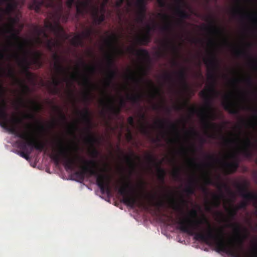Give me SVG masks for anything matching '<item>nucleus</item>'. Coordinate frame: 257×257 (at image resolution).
Returning a JSON list of instances; mask_svg holds the SVG:
<instances>
[{
  "instance_id": "f257e3e1",
  "label": "nucleus",
  "mask_w": 257,
  "mask_h": 257,
  "mask_svg": "<svg viewBox=\"0 0 257 257\" xmlns=\"http://www.w3.org/2000/svg\"><path fill=\"white\" fill-rule=\"evenodd\" d=\"M177 224L182 232L194 235L196 240L214 245L218 252H223L233 257H257V241L250 253L244 256L241 255L243 251V239L240 237L241 227L237 223L230 224L229 226L233 227L236 235L227 242L224 240L223 230L216 229V233H213L208 220L204 216L198 219L195 209L190 210L187 216L179 218Z\"/></svg>"
},
{
  "instance_id": "f03ea898",
  "label": "nucleus",
  "mask_w": 257,
  "mask_h": 257,
  "mask_svg": "<svg viewBox=\"0 0 257 257\" xmlns=\"http://www.w3.org/2000/svg\"><path fill=\"white\" fill-rule=\"evenodd\" d=\"M57 151L54 150L51 158L57 163L61 161L63 163L66 170H73L78 165L77 160L84 164L81 166V171L75 173L79 178L83 180L85 176H94L96 178V184L99 188L102 194L106 193L109 195L111 192L110 186V177L101 173L98 163L94 160H87L78 155L72 157V150L68 146H64L62 140H60Z\"/></svg>"
},
{
  "instance_id": "7ed1b4c3",
  "label": "nucleus",
  "mask_w": 257,
  "mask_h": 257,
  "mask_svg": "<svg viewBox=\"0 0 257 257\" xmlns=\"http://www.w3.org/2000/svg\"><path fill=\"white\" fill-rule=\"evenodd\" d=\"M204 62L208 69L207 78L211 82L207 89L201 90L199 93L205 101L204 107L199 110V113L202 116V121L204 128L207 131H216L218 129L217 125L210 120L216 118V113L212 107V101L213 98L219 94L215 86L216 82V72L219 69L220 64L214 54L208 58L204 59Z\"/></svg>"
},
{
  "instance_id": "20e7f679",
  "label": "nucleus",
  "mask_w": 257,
  "mask_h": 257,
  "mask_svg": "<svg viewBox=\"0 0 257 257\" xmlns=\"http://www.w3.org/2000/svg\"><path fill=\"white\" fill-rule=\"evenodd\" d=\"M11 21L12 24L6 30L5 32L11 34V38L18 43L19 49L23 52L24 57L22 59L17 53L14 55V57L18 61L19 66L22 68L23 72L28 78L31 79L33 77V74L29 71L30 66L31 64H33L38 67H41L43 65L42 62L43 54L39 51H31L27 50L26 46L29 44V42L27 41H25L24 43L19 42L20 38L18 35V33L15 32V29L14 28V25L17 22V19L11 18Z\"/></svg>"
},
{
  "instance_id": "39448f33",
  "label": "nucleus",
  "mask_w": 257,
  "mask_h": 257,
  "mask_svg": "<svg viewBox=\"0 0 257 257\" xmlns=\"http://www.w3.org/2000/svg\"><path fill=\"white\" fill-rule=\"evenodd\" d=\"M115 189L122 197V202L127 206L134 208L135 206L143 207L148 209L150 206H154L157 209L164 207V203L162 200H156L154 195H150L149 198L148 204H145L135 194V190L130 182H125L120 187L115 186Z\"/></svg>"
},
{
  "instance_id": "423d86ee",
  "label": "nucleus",
  "mask_w": 257,
  "mask_h": 257,
  "mask_svg": "<svg viewBox=\"0 0 257 257\" xmlns=\"http://www.w3.org/2000/svg\"><path fill=\"white\" fill-rule=\"evenodd\" d=\"M9 131L17 137L25 141V142L18 141L17 142V144L18 148L21 150L19 152V154L26 160L29 159V155L32 151V150H29L28 146L31 147L40 152L46 149V144L44 142L36 139L30 132H22L15 127H11L9 128Z\"/></svg>"
},
{
  "instance_id": "0eeeda50",
  "label": "nucleus",
  "mask_w": 257,
  "mask_h": 257,
  "mask_svg": "<svg viewBox=\"0 0 257 257\" xmlns=\"http://www.w3.org/2000/svg\"><path fill=\"white\" fill-rule=\"evenodd\" d=\"M34 31L37 35V41L39 43L42 42L40 38L41 36H43L45 38L47 39L45 42L46 47L50 52H54L52 58L55 61L54 68L56 72L59 74L63 75L64 78L63 81L68 82V79L67 77V74L69 73V69L65 67L62 63V58L57 53L54 52V48L60 45V42L58 40H55L53 39H48L49 35L46 33L44 28L36 26L34 28Z\"/></svg>"
},
{
  "instance_id": "6e6552de",
  "label": "nucleus",
  "mask_w": 257,
  "mask_h": 257,
  "mask_svg": "<svg viewBox=\"0 0 257 257\" xmlns=\"http://www.w3.org/2000/svg\"><path fill=\"white\" fill-rule=\"evenodd\" d=\"M78 112L87 126L86 128V131L88 134L87 140L89 143L93 144L97 141V139L91 132L93 126L90 112L87 108H86L83 111H78Z\"/></svg>"
},
{
  "instance_id": "1a4fd4ad",
  "label": "nucleus",
  "mask_w": 257,
  "mask_h": 257,
  "mask_svg": "<svg viewBox=\"0 0 257 257\" xmlns=\"http://www.w3.org/2000/svg\"><path fill=\"white\" fill-rule=\"evenodd\" d=\"M106 62L108 70L105 84L106 86H109L112 80L115 78L117 75V71L112 69L114 65V61L113 57L111 54H107Z\"/></svg>"
},
{
  "instance_id": "9d476101",
  "label": "nucleus",
  "mask_w": 257,
  "mask_h": 257,
  "mask_svg": "<svg viewBox=\"0 0 257 257\" xmlns=\"http://www.w3.org/2000/svg\"><path fill=\"white\" fill-rule=\"evenodd\" d=\"M228 156L233 161L231 162L224 161L222 165L225 174H231L237 171L239 167V161L237 155L235 153L230 154Z\"/></svg>"
},
{
  "instance_id": "9b49d317",
  "label": "nucleus",
  "mask_w": 257,
  "mask_h": 257,
  "mask_svg": "<svg viewBox=\"0 0 257 257\" xmlns=\"http://www.w3.org/2000/svg\"><path fill=\"white\" fill-rule=\"evenodd\" d=\"M100 103L105 106L112 114L117 115L121 111V107L116 106L114 103V98L111 95H107L106 100H101Z\"/></svg>"
},
{
  "instance_id": "f8f14e48",
  "label": "nucleus",
  "mask_w": 257,
  "mask_h": 257,
  "mask_svg": "<svg viewBox=\"0 0 257 257\" xmlns=\"http://www.w3.org/2000/svg\"><path fill=\"white\" fill-rule=\"evenodd\" d=\"M93 30L92 28L88 29L81 34L75 35L71 40L72 44L75 47H83L84 39L90 38L93 33Z\"/></svg>"
},
{
  "instance_id": "ddd939ff",
  "label": "nucleus",
  "mask_w": 257,
  "mask_h": 257,
  "mask_svg": "<svg viewBox=\"0 0 257 257\" xmlns=\"http://www.w3.org/2000/svg\"><path fill=\"white\" fill-rule=\"evenodd\" d=\"M224 98L225 100L223 102L222 105L224 109L230 114L238 115L239 113V110L236 104L231 100L230 94L225 95Z\"/></svg>"
},
{
  "instance_id": "4468645a",
  "label": "nucleus",
  "mask_w": 257,
  "mask_h": 257,
  "mask_svg": "<svg viewBox=\"0 0 257 257\" xmlns=\"http://www.w3.org/2000/svg\"><path fill=\"white\" fill-rule=\"evenodd\" d=\"M79 84L88 89L87 91L84 95V98L87 102H89L92 96L91 90L96 88L97 86L92 83L89 77L87 75L83 76L82 77V81L79 82Z\"/></svg>"
},
{
  "instance_id": "2eb2a0df",
  "label": "nucleus",
  "mask_w": 257,
  "mask_h": 257,
  "mask_svg": "<svg viewBox=\"0 0 257 257\" xmlns=\"http://www.w3.org/2000/svg\"><path fill=\"white\" fill-rule=\"evenodd\" d=\"M237 189L240 195L246 200H253L257 201V194L248 191L246 184H239L237 185Z\"/></svg>"
},
{
  "instance_id": "dca6fc26",
  "label": "nucleus",
  "mask_w": 257,
  "mask_h": 257,
  "mask_svg": "<svg viewBox=\"0 0 257 257\" xmlns=\"http://www.w3.org/2000/svg\"><path fill=\"white\" fill-rule=\"evenodd\" d=\"M3 90V87L2 85H0V92H2ZM0 124L5 128H8L9 131V128L11 126H8V114L6 112V103L4 100L3 101L2 103L0 105ZM11 127H15L11 126ZM16 128H17L16 127Z\"/></svg>"
},
{
  "instance_id": "f3484780",
  "label": "nucleus",
  "mask_w": 257,
  "mask_h": 257,
  "mask_svg": "<svg viewBox=\"0 0 257 257\" xmlns=\"http://www.w3.org/2000/svg\"><path fill=\"white\" fill-rule=\"evenodd\" d=\"M45 27L46 28L49 29L52 31L58 38H65V39L68 38L63 28L59 25V24L57 23L54 25L51 22H47L45 23Z\"/></svg>"
},
{
  "instance_id": "a211bd4d",
  "label": "nucleus",
  "mask_w": 257,
  "mask_h": 257,
  "mask_svg": "<svg viewBox=\"0 0 257 257\" xmlns=\"http://www.w3.org/2000/svg\"><path fill=\"white\" fill-rule=\"evenodd\" d=\"M118 39L117 36L116 34H113L106 40L105 43L107 46L113 51L119 55H121L123 53V51L117 47L116 44L118 43Z\"/></svg>"
},
{
  "instance_id": "6ab92c4d",
  "label": "nucleus",
  "mask_w": 257,
  "mask_h": 257,
  "mask_svg": "<svg viewBox=\"0 0 257 257\" xmlns=\"http://www.w3.org/2000/svg\"><path fill=\"white\" fill-rule=\"evenodd\" d=\"M91 0L77 1L76 3V13L78 15L83 16L88 11L89 8L91 9Z\"/></svg>"
},
{
  "instance_id": "aec40b11",
  "label": "nucleus",
  "mask_w": 257,
  "mask_h": 257,
  "mask_svg": "<svg viewBox=\"0 0 257 257\" xmlns=\"http://www.w3.org/2000/svg\"><path fill=\"white\" fill-rule=\"evenodd\" d=\"M101 11L102 13L99 15V8L96 6H91V15L93 18V22L96 25H100L105 20V15L104 14L105 10L103 11L101 9Z\"/></svg>"
},
{
  "instance_id": "412c9836",
  "label": "nucleus",
  "mask_w": 257,
  "mask_h": 257,
  "mask_svg": "<svg viewBox=\"0 0 257 257\" xmlns=\"http://www.w3.org/2000/svg\"><path fill=\"white\" fill-rule=\"evenodd\" d=\"M235 54L237 57H243L249 59V65L252 69L257 72V59L253 58L246 50H236Z\"/></svg>"
},
{
  "instance_id": "4be33fe9",
  "label": "nucleus",
  "mask_w": 257,
  "mask_h": 257,
  "mask_svg": "<svg viewBox=\"0 0 257 257\" xmlns=\"http://www.w3.org/2000/svg\"><path fill=\"white\" fill-rule=\"evenodd\" d=\"M7 76L11 78L14 79L17 83L20 84L24 94H27L30 92L29 87L25 84L23 81L16 78L15 70L13 68H11L8 70Z\"/></svg>"
},
{
  "instance_id": "5701e85b",
  "label": "nucleus",
  "mask_w": 257,
  "mask_h": 257,
  "mask_svg": "<svg viewBox=\"0 0 257 257\" xmlns=\"http://www.w3.org/2000/svg\"><path fill=\"white\" fill-rule=\"evenodd\" d=\"M232 13L233 16H235L237 15H239L240 18L242 20L246 19L251 23L257 26V16L256 15L248 13H243L241 12V9L240 8L234 9Z\"/></svg>"
},
{
  "instance_id": "b1692460",
  "label": "nucleus",
  "mask_w": 257,
  "mask_h": 257,
  "mask_svg": "<svg viewBox=\"0 0 257 257\" xmlns=\"http://www.w3.org/2000/svg\"><path fill=\"white\" fill-rule=\"evenodd\" d=\"M243 146L240 148V150L243 155L247 158H250L252 156V153L250 151V148L252 147L253 144L248 137L242 141Z\"/></svg>"
},
{
  "instance_id": "393cba45",
  "label": "nucleus",
  "mask_w": 257,
  "mask_h": 257,
  "mask_svg": "<svg viewBox=\"0 0 257 257\" xmlns=\"http://www.w3.org/2000/svg\"><path fill=\"white\" fill-rule=\"evenodd\" d=\"M158 16L166 22V24L161 27V30L163 32L172 33L174 30L172 23L170 21V17L166 14L159 13Z\"/></svg>"
},
{
  "instance_id": "a878e982",
  "label": "nucleus",
  "mask_w": 257,
  "mask_h": 257,
  "mask_svg": "<svg viewBox=\"0 0 257 257\" xmlns=\"http://www.w3.org/2000/svg\"><path fill=\"white\" fill-rule=\"evenodd\" d=\"M140 72L142 74V76L138 78L136 77L135 72L133 71H130V74L128 75V78L135 82L137 85H139L140 83L144 80L143 76H145L147 74L148 70L145 68L143 66H141L140 67Z\"/></svg>"
},
{
  "instance_id": "bb28decb",
  "label": "nucleus",
  "mask_w": 257,
  "mask_h": 257,
  "mask_svg": "<svg viewBox=\"0 0 257 257\" xmlns=\"http://www.w3.org/2000/svg\"><path fill=\"white\" fill-rule=\"evenodd\" d=\"M3 3L7 4V7L5 9H3L0 8V11L4 13L7 15H10L12 12L14 11L16 4L14 0H1Z\"/></svg>"
},
{
  "instance_id": "cd10ccee",
  "label": "nucleus",
  "mask_w": 257,
  "mask_h": 257,
  "mask_svg": "<svg viewBox=\"0 0 257 257\" xmlns=\"http://www.w3.org/2000/svg\"><path fill=\"white\" fill-rule=\"evenodd\" d=\"M129 51L133 55L142 57L144 59H150L149 52L146 49H140L137 50L134 47H131L129 48Z\"/></svg>"
},
{
  "instance_id": "c85d7f7f",
  "label": "nucleus",
  "mask_w": 257,
  "mask_h": 257,
  "mask_svg": "<svg viewBox=\"0 0 257 257\" xmlns=\"http://www.w3.org/2000/svg\"><path fill=\"white\" fill-rule=\"evenodd\" d=\"M177 6L175 9L176 14L182 19H187L189 15L181 9V5L184 4V0H176Z\"/></svg>"
},
{
  "instance_id": "c756f323",
  "label": "nucleus",
  "mask_w": 257,
  "mask_h": 257,
  "mask_svg": "<svg viewBox=\"0 0 257 257\" xmlns=\"http://www.w3.org/2000/svg\"><path fill=\"white\" fill-rule=\"evenodd\" d=\"M177 79L179 82L185 88H187V84L186 82L187 74L186 71L182 69L177 73Z\"/></svg>"
},
{
  "instance_id": "7c9ffc66",
  "label": "nucleus",
  "mask_w": 257,
  "mask_h": 257,
  "mask_svg": "<svg viewBox=\"0 0 257 257\" xmlns=\"http://www.w3.org/2000/svg\"><path fill=\"white\" fill-rule=\"evenodd\" d=\"M136 41L140 45H147L151 41V35L145 33L141 36H137Z\"/></svg>"
},
{
  "instance_id": "2f4dec72",
  "label": "nucleus",
  "mask_w": 257,
  "mask_h": 257,
  "mask_svg": "<svg viewBox=\"0 0 257 257\" xmlns=\"http://www.w3.org/2000/svg\"><path fill=\"white\" fill-rule=\"evenodd\" d=\"M243 108L247 110H251L253 112L252 119L247 122L248 125L250 126L257 125V108L250 106H245Z\"/></svg>"
},
{
  "instance_id": "473e14b6",
  "label": "nucleus",
  "mask_w": 257,
  "mask_h": 257,
  "mask_svg": "<svg viewBox=\"0 0 257 257\" xmlns=\"http://www.w3.org/2000/svg\"><path fill=\"white\" fill-rule=\"evenodd\" d=\"M143 98V94L141 93L137 92L135 94H127L126 98L128 100L133 103H137L140 102Z\"/></svg>"
},
{
  "instance_id": "72a5a7b5",
  "label": "nucleus",
  "mask_w": 257,
  "mask_h": 257,
  "mask_svg": "<svg viewBox=\"0 0 257 257\" xmlns=\"http://www.w3.org/2000/svg\"><path fill=\"white\" fill-rule=\"evenodd\" d=\"M45 0H33L30 5L29 8L31 10H34L38 13L41 10V7L44 5Z\"/></svg>"
},
{
  "instance_id": "f704fd0d",
  "label": "nucleus",
  "mask_w": 257,
  "mask_h": 257,
  "mask_svg": "<svg viewBox=\"0 0 257 257\" xmlns=\"http://www.w3.org/2000/svg\"><path fill=\"white\" fill-rule=\"evenodd\" d=\"M197 183V180L195 178L191 179L189 181V185L185 189L184 191L188 195H192L195 192L194 186Z\"/></svg>"
},
{
  "instance_id": "c9c22d12",
  "label": "nucleus",
  "mask_w": 257,
  "mask_h": 257,
  "mask_svg": "<svg viewBox=\"0 0 257 257\" xmlns=\"http://www.w3.org/2000/svg\"><path fill=\"white\" fill-rule=\"evenodd\" d=\"M161 163L162 162H160L159 164H156L157 167V178L161 183H164L166 176V171L160 167Z\"/></svg>"
},
{
  "instance_id": "e433bc0d",
  "label": "nucleus",
  "mask_w": 257,
  "mask_h": 257,
  "mask_svg": "<svg viewBox=\"0 0 257 257\" xmlns=\"http://www.w3.org/2000/svg\"><path fill=\"white\" fill-rule=\"evenodd\" d=\"M163 46L165 48L170 47L172 51L176 55H179V52L177 47L174 44V42L171 40H166L163 43Z\"/></svg>"
},
{
  "instance_id": "4c0bfd02",
  "label": "nucleus",
  "mask_w": 257,
  "mask_h": 257,
  "mask_svg": "<svg viewBox=\"0 0 257 257\" xmlns=\"http://www.w3.org/2000/svg\"><path fill=\"white\" fill-rule=\"evenodd\" d=\"M61 81L58 77H54L52 80V84L54 85V88L51 89V91L52 93L56 94L59 92L58 86L60 84Z\"/></svg>"
},
{
  "instance_id": "58836bf2",
  "label": "nucleus",
  "mask_w": 257,
  "mask_h": 257,
  "mask_svg": "<svg viewBox=\"0 0 257 257\" xmlns=\"http://www.w3.org/2000/svg\"><path fill=\"white\" fill-rule=\"evenodd\" d=\"M135 156V154L133 152H132L131 155H125L124 159L126 163L129 165L130 167L132 169H134L135 167V163L134 160L133 159L134 157Z\"/></svg>"
},
{
  "instance_id": "ea45409f",
  "label": "nucleus",
  "mask_w": 257,
  "mask_h": 257,
  "mask_svg": "<svg viewBox=\"0 0 257 257\" xmlns=\"http://www.w3.org/2000/svg\"><path fill=\"white\" fill-rule=\"evenodd\" d=\"M147 0H137L136 2V6L138 9V11L146 12V2Z\"/></svg>"
},
{
  "instance_id": "a19ab883",
  "label": "nucleus",
  "mask_w": 257,
  "mask_h": 257,
  "mask_svg": "<svg viewBox=\"0 0 257 257\" xmlns=\"http://www.w3.org/2000/svg\"><path fill=\"white\" fill-rule=\"evenodd\" d=\"M204 30L206 31L210 32L216 34H221L222 33V31L217 27L214 25H210V26L204 27Z\"/></svg>"
},
{
  "instance_id": "79ce46f5",
  "label": "nucleus",
  "mask_w": 257,
  "mask_h": 257,
  "mask_svg": "<svg viewBox=\"0 0 257 257\" xmlns=\"http://www.w3.org/2000/svg\"><path fill=\"white\" fill-rule=\"evenodd\" d=\"M226 210L228 212V215L231 218H234L236 215L239 209L236 206L231 205L230 208H226Z\"/></svg>"
},
{
  "instance_id": "37998d69",
  "label": "nucleus",
  "mask_w": 257,
  "mask_h": 257,
  "mask_svg": "<svg viewBox=\"0 0 257 257\" xmlns=\"http://www.w3.org/2000/svg\"><path fill=\"white\" fill-rule=\"evenodd\" d=\"M224 197L222 192L219 194H213V199L214 206L217 207L220 205V200Z\"/></svg>"
},
{
  "instance_id": "c03bdc74",
  "label": "nucleus",
  "mask_w": 257,
  "mask_h": 257,
  "mask_svg": "<svg viewBox=\"0 0 257 257\" xmlns=\"http://www.w3.org/2000/svg\"><path fill=\"white\" fill-rule=\"evenodd\" d=\"M169 127L171 129L174 131L176 133V134L177 135V138L176 139H175V140L171 139L169 140V142H170L171 143H173L175 142H178L179 141V133H178L177 125L175 123H169Z\"/></svg>"
},
{
  "instance_id": "a18cd8bd",
  "label": "nucleus",
  "mask_w": 257,
  "mask_h": 257,
  "mask_svg": "<svg viewBox=\"0 0 257 257\" xmlns=\"http://www.w3.org/2000/svg\"><path fill=\"white\" fill-rule=\"evenodd\" d=\"M29 102L32 104L33 107V110L35 112H39L42 108L41 105L38 103L37 101L34 100H29Z\"/></svg>"
},
{
  "instance_id": "49530a36",
  "label": "nucleus",
  "mask_w": 257,
  "mask_h": 257,
  "mask_svg": "<svg viewBox=\"0 0 257 257\" xmlns=\"http://www.w3.org/2000/svg\"><path fill=\"white\" fill-rule=\"evenodd\" d=\"M146 12L138 11V16L137 18V21L138 23H143L146 18Z\"/></svg>"
},
{
  "instance_id": "de8ad7c7",
  "label": "nucleus",
  "mask_w": 257,
  "mask_h": 257,
  "mask_svg": "<svg viewBox=\"0 0 257 257\" xmlns=\"http://www.w3.org/2000/svg\"><path fill=\"white\" fill-rule=\"evenodd\" d=\"M82 64L85 67L86 70L91 74H94L95 73L96 71V67L92 65H87L84 63L82 62Z\"/></svg>"
},
{
  "instance_id": "09e8293b",
  "label": "nucleus",
  "mask_w": 257,
  "mask_h": 257,
  "mask_svg": "<svg viewBox=\"0 0 257 257\" xmlns=\"http://www.w3.org/2000/svg\"><path fill=\"white\" fill-rule=\"evenodd\" d=\"M222 139H223L224 143L226 145L232 144L236 143V142H238L240 141V139L239 137H237L236 139H228L225 138L224 137H222Z\"/></svg>"
},
{
  "instance_id": "8fccbe9b",
  "label": "nucleus",
  "mask_w": 257,
  "mask_h": 257,
  "mask_svg": "<svg viewBox=\"0 0 257 257\" xmlns=\"http://www.w3.org/2000/svg\"><path fill=\"white\" fill-rule=\"evenodd\" d=\"M141 133L145 135H149L150 134L149 128L144 124H142L140 126Z\"/></svg>"
},
{
  "instance_id": "3c124183",
  "label": "nucleus",
  "mask_w": 257,
  "mask_h": 257,
  "mask_svg": "<svg viewBox=\"0 0 257 257\" xmlns=\"http://www.w3.org/2000/svg\"><path fill=\"white\" fill-rule=\"evenodd\" d=\"M149 83L153 87L154 91V93L152 95V97L154 98L157 95L159 96H161L160 90L158 88L155 87L154 85L151 81H149Z\"/></svg>"
},
{
  "instance_id": "603ef678",
  "label": "nucleus",
  "mask_w": 257,
  "mask_h": 257,
  "mask_svg": "<svg viewBox=\"0 0 257 257\" xmlns=\"http://www.w3.org/2000/svg\"><path fill=\"white\" fill-rule=\"evenodd\" d=\"M186 107H188V103L187 101H185L182 104L175 105L174 109L177 111H180Z\"/></svg>"
},
{
  "instance_id": "864d4df0",
  "label": "nucleus",
  "mask_w": 257,
  "mask_h": 257,
  "mask_svg": "<svg viewBox=\"0 0 257 257\" xmlns=\"http://www.w3.org/2000/svg\"><path fill=\"white\" fill-rule=\"evenodd\" d=\"M173 177L175 180H179L180 178V170L179 168L175 169L172 173Z\"/></svg>"
},
{
  "instance_id": "5fc2aeb1",
  "label": "nucleus",
  "mask_w": 257,
  "mask_h": 257,
  "mask_svg": "<svg viewBox=\"0 0 257 257\" xmlns=\"http://www.w3.org/2000/svg\"><path fill=\"white\" fill-rule=\"evenodd\" d=\"M56 109L58 111L61 119L64 121H66L67 117L66 115L63 113L61 108L58 106H55Z\"/></svg>"
},
{
  "instance_id": "6e6d98bb",
  "label": "nucleus",
  "mask_w": 257,
  "mask_h": 257,
  "mask_svg": "<svg viewBox=\"0 0 257 257\" xmlns=\"http://www.w3.org/2000/svg\"><path fill=\"white\" fill-rule=\"evenodd\" d=\"M243 80L247 86L249 87H252L253 86V80L250 76H248L245 79H244Z\"/></svg>"
},
{
  "instance_id": "4d7b16f0",
  "label": "nucleus",
  "mask_w": 257,
  "mask_h": 257,
  "mask_svg": "<svg viewBox=\"0 0 257 257\" xmlns=\"http://www.w3.org/2000/svg\"><path fill=\"white\" fill-rule=\"evenodd\" d=\"M166 122L163 120H159L155 122V125L160 128H165Z\"/></svg>"
},
{
  "instance_id": "13d9d810",
  "label": "nucleus",
  "mask_w": 257,
  "mask_h": 257,
  "mask_svg": "<svg viewBox=\"0 0 257 257\" xmlns=\"http://www.w3.org/2000/svg\"><path fill=\"white\" fill-rule=\"evenodd\" d=\"M146 160L151 164L156 163V160L155 157L151 154H148L146 156Z\"/></svg>"
},
{
  "instance_id": "bf43d9fd",
  "label": "nucleus",
  "mask_w": 257,
  "mask_h": 257,
  "mask_svg": "<svg viewBox=\"0 0 257 257\" xmlns=\"http://www.w3.org/2000/svg\"><path fill=\"white\" fill-rule=\"evenodd\" d=\"M248 204L247 201L241 202L239 205H236L237 208L239 210L241 209H245Z\"/></svg>"
},
{
  "instance_id": "052dcab7",
  "label": "nucleus",
  "mask_w": 257,
  "mask_h": 257,
  "mask_svg": "<svg viewBox=\"0 0 257 257\" xmlns=\"http://www.w3.org/2000/svg\"><path fill=\"white\" fill-rule=\"evenodd\" d=\"M206 159L213 163H216L220 161L219 159H217L214 156L212 155H207L206 156Z\"/></svg>"
},
{
  "instance_id": "680f3d73",
  "label": "nucleus",
  "mask_w": 257,
  "mask_h": 257,
  "mask_svg": "<svg viewBox=\"0 0 257 257\" xmlns=\"http://www.w3.org/2000/svg\"><path fill=\"white\" fill-rule=\"evenodd\" d=\"M146 30L145 34H148L149 35H151V31L152 30H155L156 29V25H153V26H150V25H147L146 26Z\"/></svg>"
},
{
  "instance_id": "e2e57ef3",
  "label": "nucleus",
  "mask_w": 257,
  "mask_h": 257,
  "mask_svg": "<svg viewBox=\"0 0 257 257\" xmlns=\"http://www.w3.org/2000/svg\"><path fill=\"white\" fill-rule=\"evenodd\" d=\"M91 155L93 158L96 159L99 155V152L96 149L94 148L91 152Z\"/></svg>"
},
{
  "instance_id": "0e129e2a",
  "label": "nucleus",
  "mask_w": 257,
  "mask_h": 257,
  "mask_svg": "<svg viewBox=\"0 0 257 257\" xmlns=\"http://www.w3.org/2000/svg\"><path fill=\"white\" fill-rule=\"evenodd\" d=\"M124 2V0H116L115 3V7L117 9H119L122 6Z\"/></svg>"
},
{
  "instance_id": "69168bd1",
  "label": "nucleus",
  "mask_w": 257,
  "mask_h": 257,
  "mask_svg": "<svg viewBox=\"0 0 257 257\" xmlns=\"http://www.w3.org/2000/svg\"><path fill=\"white\" fill-rule=\"evenodd\" d=\"M25 118L27 119H35L36 117L35 114L33 113H29L25 114Z\"/></svg>"
},
{
  "instance_id": "338daca9",
  "label": "nucleus",
  "mask_w": 257,
  "mask_h": 257,
  "mask_svg": "<svg viewBox=\"0 0 257 257\" xmlns=\"http://www.w3.org/2000/svg\"><path fill=\"white\" fill-rule=\"evenodd\" d=\"M127 122L128 123L132 126V127L135 126V122L134 117L132 116H129L127 118Z\"/></svg>"
},
{
  "instance_id": "774afa93",
  "label": "nucleus",
  "mask_w": 257,
  "mask_h": 257,
  "mask_svg": "<svg viewBox=\"0 0 257 257\" xmlns=\"http://www.w3.org/2000/svg\"><path fill=\"white\" fill-rule=\"evenodd\" d=\"M164 78L166 80H167L168 81L171 82L173 81V78H172V76L169 74H168V73L165 74L164 76Z\"/></svg>"
}]
</instances>
